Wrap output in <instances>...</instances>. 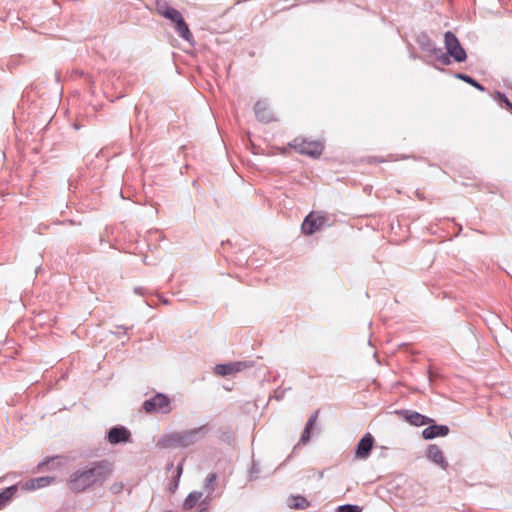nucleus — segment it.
<instances>
[{"label": "nucleus", "instance_id": "nucleus-10", "mask_svg": "<svg viewBox=\"0 0 512 512\" xmlns=\"http://www.w3.org/2000/svg\"><path fill=\"white\" fill-rule=\"evenodd\" d=\"M130 432L124 427H113L108 433V441L111 444H118L128 442L130 439Z\"/></svg>", "mask_w": 512, "mask_h": 512}, {"label": "nucleus", "instance_id": "nucleus-14", "mask_svg": "<svg viewBox=\"0 0 512 512\" xmlns=\"http://www.w3.org/2000/svg\"><path fill=\"white\" fill-rule=\"evenodd\" d=\"M246 367L247 366L242 362L222 364V365H217L215 367V373L220 376H226V375H231V374L237 373Z\"/></svg>", "mask_w": 512, "mask_h": 512}, {"label": "nucleus", "instance_id": "nucleus-8", "mask_svg": "<svg viewBox=\"0 0 512 512\" xmlns=\"http://www.w3.org/2000/svg\"><path fill=\"white\" fill-rule=\"evenodd\" d=\"M374 445V438L370 433L365 434L359 441L355 451L357 459H367Z\"/></svg>", "mask_w": 512, "mask_h": 512}, {"label": "nucleus", "instance_id": "nucleus-19", "mask_svg": "<svg viewBox=\"0 0 512 512\" xmlns=\"http://www.w3.org/2000/svg\"><path fill=\"white\" fill-rule=\"evenodd\" d=\"M201 497L202 493L200 492L190 493L184 501V508L192 509L197 504Z\"/></svg>", "mask_w": 512, "mask_h": 512}, {"label": "nucleus", "instance_id": "nucleus-4", "mask_svg": "<svg viewBox=\"0 0 512 512\" xmlns=\"http://www.w3.org/2000/svg\"><path fill=\"white\" fill-rule=\"evenodd\" d=\"M160 14L174 23V28L180 37L188 42L193 41V35L189 30L182 14L177 9L166 7L160 10Z\"/></svg>", "mask_w": 512, "mask_h": 512}, {"label": "nucleus", "instance_id": "nucleus-25", "mask_svg": "<svg viewBox=\"0 0 512 512\" xmlns=\"http://www.w3.org/2000/svg\"><path fill=\"white\" fill-rule=\"evenodd\" d=\"M442 62H443L444 64H449V63H450L449 59H448L446 56H443V58H442Z\"/></svg>", "mask_w": 512, "mask_h": 512}, {"label": "nucleus", "instance_id": "nucleus-21", "mask_svg": "<svg viewBox=\"0 0 512 512\" xmlns=\"http://www.w3.org/2000/svg\"><path fill=\"white\" fill-rule=\"evenodd\" d=\"M339 512H361V508L357 505H342L339 507Z\"/></svg>", "mask_w": 512, "mask_h": 512}, {"label": "nucleus", "instance_id": "nucleus-2", "mask_svg": "<svg viewBox=\"0 0 512 512\" xmlns=\"http://www.w3.org/2000/svg\"><path fill=\"white\" fill-rule=\"evenodd\" d=\"M205 426L183 431L175 432L163 437L159 444L164 448L171 447H188L198 440V435L204 432Z\"/></svg>", "mask_w": 512, "mask_h": 512}, {"label": "nucleus", "instance_id": "nucleus-12", "mask_svg": "<svg viewBox=\"0 0 512 512\" xmlns=\"http://www.w3.org/2000/svg\"><path fill=\"white\" fill-rule=\"evenodd\" d=\"M427 457L443 469L447 468V462L443 451L437 445H430L427 449Z\"/></svg>", "mask_w": 512, "mask_h": 512}, {"label": "nucleus", "instance_id": "nucleus-23", "mask_svg": "<svg viewBox=\"0 0 512 512\" xmlns=\"http://www.w3.org/2000/svg\"><path fill=\"white\" fill-rule=\"evenodd\" d=\"M182 471H183V462H181L178 466H177V475H176V479L178 480L182 474Z\"/></svg>", "mask_w": 512, "mask_h": 512}, {"label": "nucleus", "instance_id": "nucleus-5", "mask_svg": "<svg viewBox=\"0 0 512 512\" xmlns=\"http://www.w3.org/2000/svg\"><path fill=\"white\" fill-rule=\"evenodd\" d=\"M327 221L328 218L325 213L320 211H312L305 217L301 225V231L304 235L310 236L324 228V226L327 224Z\"/></svg>", "mask_w": 512, "mask_h": 512}, {"label": "nucleus", "instance_id": "nucleus-27", "mask_svg": "<svg viewBox=\"0 0 512 512\" xmlns=\"http://www.w3.org/2000/svg\"><path fill=\"white\" fill-rule=\"evenodd\" d=\"M370 162H378V163H381V162H383V160L376 159V158H371Z\"/></svg>", "mask_w": 512, "mask_h": 512}, {"label": "nucleus", "instance_id": "nucleus-7", "mask_svg": "<svg viewBox=\"0 0 512 512\" xmlns=\"http://www.w3.org/2000/svg\"><path fill=\"white\" fill-rule=\"evenodd\" d=\"M143 409L146 413H169L171 411V401L168 396L158 393L143 403Z\"/></svg>", "mask_w": 512, "mask_h": 512}, {"label": "nucleus", "instance_id": "nucleus-11", "mask_svg": "<svg viewBox=\"0 0 512 512\" xmlns=\"http://www.w3.org/2000/svg\"><path fill=\"white\" fill-rule=\"evenodd\" d=\"M449 433V428L445 425L429 424L427 428L422 431V437L426 440L433 439L439 436H446Z\"/></svg>", "mask_w": 512, "mask_h": 512}, {"label": "nucleus", "instance_id": "nucleus-17", "mask_svg": "<svg viewBox=\"0 0 512 512\" xmlns=\"http://www.w3.org/2000/svg\"><path fill=\"white\" fill-rule=\"evenodd\" d=\"M317 421V413L312 415L306 423L305 429L301 436V443L306 444L310 439V433Z\"/></svg>", "mask_w": 512, "mask_h": 512}, {"label": "nucleus", "instance_id": "nucleus-24", "mask_svg": "<svg viewBox=\"0 0 512 512\" xmlns=\"http://www.w3.org/2000/svg\"><path fill=\"white\" fill-rule=\"evenodd\" d=\"M497 97H498L501 101L505 102V98H506V96H505V95H503V94H501V93H499V92H498V93H497Z\"/></svg>", "mask_w": 512, "mask_h": 512}, {"label": "nucleus", "instance_id": "nucleus-9", "mask_svg": "<svg viewBox=\"0 0 512 512\" xmlns=\"http://www.w3.org/2000/svg\"><path fill=\"white\" fill-rule=\"evenodd\" d=\"M254 111L257 119L261 122L269 123L275 119L274 114L266 101L260 100L256 102Z\"/></svg>", "mask_w": 512, "mask_h": 512}, {"label": "nucleus", "instance_id": "nucleus-3", "mask_svg": "<svg viewBox=\"0 0 512 512\" xmlns=\"http://www.w3.org/2000/svg\"><path fill=\"white\" fill-rule=\"evenodd\" d=\"M288 145L297 153L312 158L320 157L324 150V144L321 141L310 140L304 137H296Z\"/></svg>", "mask_w": 512, "mask_h": 512}, {"label": "nucleus", "instance_id": "nucleus-16", "mask_svg": "<svg viewBox=\"0 0 512 512\" xmlns=\"http://www.w3.org/2000/svg\"><path fill=\"white\" fill-rule=\"evenodd\" d=\"M406 420L414 426H424L434 422L433 419L424 416L418 412H411L406 416Z\"/></svg>", "mask_w": 512, "mask_h": 512}, {"label": "nucleus", "instance_id": "nucleus-22", "mask_svg": "<svg viewBox=\"0 0 512 512\" xmlns=\"http://www.w3.org/2000/svg\"><path fill=\"white\" fill-rule=\"evenodd\" d=\"M109 489L113 494H118L123 491L124 484L122 482H114Z\"/></svg>", "mask_w": 512, "mask_h": 512}, {"label": "nucleus", "instance_id": "nucleus-1", "mask_svg": "<svg viewBox=\"0 0 512 512\" xmlns=\"http://www.w3.org/2000/svg\"><path fill=\"white\" fill-rule=\"evenodd\" d=\"M113 464L100 460L75 470L67 480V487L74 493H81L96 486H102L112 475Z\"/></svg>", "mask_w": 512, "mask_h": 512}, {"label": "nucleus", "instance_id": "nucleus-26", "mask_svg": "<svg viewBox=\"0 0 512 512\" xmlns=\"http://www.w3.org/2000/svg\"><path fill=\"white\" fill-rule=\"evenodd\" d=\"M509 108L512 109V103L507 99L505 98V102H504Z\"/></svg>", "mask_w": 512, "mask_h": 512}, {"label": "nucleus", "instance_id": "nucleus-20", "mask_svg": "<svg viewBox=\"0 0 512 512\" xmlns=\"http://www.w3.org/2000/svg\"><path fill=\"white\" fill-rule=\"evenodd\" d=\"M457 77L462 79L463 81L467 82L468 84L472 85L476 89H478L480 91H484V87L480 83L475 81L472 77L465 75V74H458Z\"/></svg>", "mask_w": 512, "mask_h": 512}, {"label": "nucleus", "instance_id": "nucleus-6", "mask_svg": "<svg viewBox=\"0 0 512 512\" xmlns=\"http://www.w3.org/2000/svg\"><path fill=\"white\" fill-rule=\"evenodd\" d=\"M444 44L447 54L456 62H464L466 60L467 54L454 33L447 31L444 34Z\"/></svg>", "mask_w": 512, "mask_h": 512}, {"label": "nucleus", "instance_id": "nucleus-13", "mask_svg": "<svg viewBox=\"0 0 512 512\" xmlns=\"http://www.w3.org/2000/svg\"><path fill=\"white\" fill-rule=\"evenodd\" d=\"M286 505L292 510H305L310 507V501L302 495H290L286 499Z\"/></svg>", "mask_w": 512, "mask_h": 512}, {"label": "nucleus", "instance_id": "nucleus-15", "mask_svg": "<svg viewBox=\"0 0 512 512\" xmlns=\"http://www.w3.org/2000/svg\"><path fill=\"white\" fill-rule=\"evenodd\" d=\"M54 478L50 476L39 477L27 481L22 488L24 490H36L39 488L46 487L54 482Z\"/></svg>", "mask_w": 512, "mask_h": 512}, {"label": "nucleus", "instance_id": "nucleus-18", "mask_svg": "<svg viewBox=\"0 0 512 512\" xmlns=\"http://www.w3.org/2000/svg\"><path fill=\"white\" fill-rule=\"evenodd\" d=\"M17 491V486H10L0 493V509L13 497Z\"/></svg>", "mask_w": 512, "mask_h": 512}]
</instances>
